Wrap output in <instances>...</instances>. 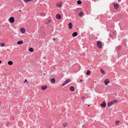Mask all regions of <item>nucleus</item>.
Wrapping results in <instances>:
<instances>
[{
	"label": "nucleus",
	"instance_id": "nucleus-1",
	"mask_svg": "<svg viewBox=\"0 0 128 128\" xmlns=\"http://www.w3.org/2000/svg\"><path fill=\"white\" fill-rule=\"evenodd\" d=\"M97 46L99 48L101 49L102 48V43L100 41H98L97 42Z\"/></svg>",
	"mask_w": 128,
	"mask_h": 128
},
{
	"label": "nucleus",
	"instance_id": "nucleus-2",
	"mask_svg": "<svg viewBox=\"0 0 128 128\" xmlns=\"http://www.w3.org/2000/svg\"><path fill=\"white\" fill-rule=\"evenodd\" d=\"M9 20L11 23H12L14 22V19L13 17H11L9 18Z\"/></svg>",
	"mask_w": 128,
	"mask_h": 128
},
{
	"label": "nucleus",
	"instance_id": "nucleus-3",
	"mask_svg": "<svg viewBox=\"0 0 128 128\" xmlns=\"http://www.w3.org/2000/svg\"><path fill=\"white\" fill-rule=\"evenodd\" d=\"M100 106L104 108H105L106 106V104L105 102L104 101L102 102L100 104Z\"/></svg>",
	"mask_w": 128,
	"mask_h": 128
},
{
	"label": "nucleus",
	"instance_id": "nucleus-4",
	"mask_svg": "<svg viewBox=\"0 0 128 128\" xmlns=\"http://www.w3.org/2000/svg\"><path fill=\"white\" fill-rule=\"evenodd\" d=\"M61 18V15L59 14H58L56 15V18L58 20L60 19Z\"/></svg>",
	"mask_w": 128,
	"mask_h": 128
},
{
	"label": "nucleus",
	"instance_id": "nucleus-5",
	"mask_svg": "<svg viewBox=\"0 0 128 128\" xmlns=\"http://www.w3.org/2000/svg\"><path fill=\"white\" fill-rule=\"evenodd\" d=\"M114 8L116 9H117L119 7V6L118 4H114Z\"/></svg>",
	"mask_w": 128,
	"mask_h": 128
},
{
	"label": "nucleus",
	"instance_id": "nucleus-6",
	"mask_svg": "<svg viewBox=\"0 0 128 128\" xmlns=\"http://www.w3.org/2000/svg\"><path fill=\"white\" fill-rule=\"evenodd\" d=\"M109 80L108 79H106L104 81V82L105 83V85H107V84L109 82Z\"/></svg>",
	"mask_w": 128,
	"mask_h": 128
},
{
	"label": "nucleus",
	"instance_id": "nucleus-7",
	"mask_svg": "<svg viewBox=\"0 0 128 128\" xmlns=\"http://www.w3.org/2000/svg\"><path fill=\"white\" fill-rule=\"evenodd\" d=\"M20 31L22 33H24L25 32V30L24 28H22L20 29Z\"/></svg>",
	"mask_w": 128,
	"mask_h": 128
},
{
	"label": "nucleus",
	"instance_id": "nucleus-8",
	"mask_svg": "<svg viewBox=\"0 0 128 128\" xmlns=\"http://www.w3.org/2000/svg\"><path fill=\"white\" fill-rule=\"evenodd\" d=\"M47 86H42L41 89L42 90H45L47 88Z\"/></svg>",
	"mask_w": 128,
	"mask_h": 128
},
{
	"label": "nucleus",
	"instance_id": "nucleus-9",
	"mask_svg": "<svg viewBox=\"0 0 128 128\" xmlns=\"http://www.w3.org/2000/svg\"><path fill=\"white\" fill-rule=\"evenodd\" d=\"M68 26L69 27V29L70 30L72 28V25L71 22H70L69 23Z\"/></svg>",
	"mask_w": 128,
	"mask_h": 128
},
{
	"label": "nucleus",
	"instance_id": "nucleus-10",
	"mask_svg": "<svg viewBox=\"0 0 128 128\" xmlns=\"http://www.w3.org/2000/svg\"><path fill=\"white\" fill-rule=\"evenodd\" d=\"M78 33L76 32H75L73 33L72 36L73 37H75L78 35Z\"/></svg>",
	"mask_w": 128,
	"mask_h": 128
},
{
	"label": "nucleus",
	"instance_id": "nucleus-11",
	"mask_svg": "<svg viewBox=\"0 0 128 128\" xmlns=\"http://www.w3.org/2000/svg\"><path fill=\"white\" fill-rule=\"evenodd\" d=\"M56 80L54 78H52L50 79V82H51L54 83L55 82Z\"/></svg>",
	"mask_w": 128,
	"mask_h": 128
},
{
	"label": "nucleus",
	"instance_id": "nucleus-12",
	"mask_svg": "<svg viewBox=\"0 0 128 128\" xmlns=\"http://www.w3.org/2000/svg\"><path fill=\"white\" fill-rule=\"evenodd\" d=\"M113 104V102L112 101L108 102L107 104V106H110Z\"/></svg>",
	"mask_w": 128,
	"mask_h": 128
},
{
	"label": "nucleus",
	"instance_id": "nucleus-13",
	"mask_svg": "<svg viewBox=\"0 0 128 128\" xmlns=\"http://www.w3.org/2000/svg\"><path fill=\"white\" fill-rule=\"evenodd\" d=\"M74 86H72L70 87V90L72 91L73 92L74 91Z\"/></svg>",
	"mask_w": 128,
	"mask_h": 128
},
{
	"label": "nucleus",
	"instance_id": "nucleus-14",
	"mask_svg": "<svg viewBox=\"0 0 128 128\" xmlns=\"http://www.w3.org/2000/svg\"><path fill=\"white\" fill-rule=\"evenodd\" d=\"M23 42V41L22 40H20L17 42V44H21Z\"/></svg>",
	"mask_w": 128,
	"mask_h": 128
},
{
	"label": "nucleus",
	"instance_id": "nucleus-15",
	"mask_svg": "<svg viewBox=\"0 0 128 128\" xmlns=\"http://www.w3.org/2000/svg\"><path fill=\"white\" fill-rule=\"evenodd\" d=\"M122 48L120 46H119L117 47V49L118 51H120L121 49Z\"/></svg>",
	"mask_w": 128,
	"mask_h": 128
},
{
	"label": "nucleus",
	"instance_id": "nucleus-16",
	"mask_svg": "<svg viewBox=\"0 0 128 128\" xmlns=\"http://www.w3.org/2000/svg\"><path fill=\"white\" fill-rule=\"evenodd\" d=\"M62 5V3H59L58 2L56 4V6L58 7H60Z\"/></svg>",
	"mask_w": 128,
	"mask_h": 128
},
{
	"label": "nucleus",
	"instance_id": "nucleus-17",
	"mask_svg": "<svg viewBox=\"0 0 128 128\" xmlns=\"http://www.w3.org/2000/svg\"><path fill=\"white\" fill-rule=\"evenodd\" d=\"M62 125L64 127H66L68 125V124L67 123H64L62 124Z\"/></svg>",
	"mask_w": 128,
	"mask_h": 128
},
{
	"label": "nucleus",
	"instance_id": "nucleus-18",
	"mask_svg": "<svg viewBox=\"0 0 128 128\" xmlns=\"http://www.w3.org/2000/svg\"><path fill=\"white\" fill-rule=\"evenodd\" d=\"M90 70H88L86 72V74L87 75H89L90 74Z\"/></svg>",
	"mask_w": 128,
	"mask_h": 128
},
{
	"label": "nucleus",
	"instance_id": "nucleus-19",
	"mask_svg": "<svg viewBox=\"0 0 128 128\" xmlns=\"http://www.w3.org/2000/svg\"><path fill=\"white\" fill-rule=\"evenodd\" d=\"M8 64L9 65H12L13 64V62L11 61H9L8 62Z\"/></svg>",
	"mask_w": 128,
	"mask_h": 128
},
{
	"label": "nucleus",
	"instance_id": "nucleus-20",
	"mask_svg": "<svg viewBox=\"0 0 128 128\" xmlns=\"http://www.w3.org/2000/svg\"><path fill=\"white\" fill-rule=\"evenodd\" d=\"M50 22H51V20H48L45 23L46 24H48Z\"/></svg>",
	"mask_w": 128,
	"mask_h": 128
},
{
	"label": "nucleus",
	"instance_id": "nucleus-21",
	"mask_svg": "<svg viewBox=\"0 0 128 128\" xmlns=\"http://www.w3.org/2000/svg\"><path fill=\"white\" fill-rule=\"evenodd\" d=\"M100 71H101V72L102 74H105V72H104V70H103L100 69Z\"/></svg>",
	"mask_w": 128,
	"mask_h": 128
},
{
	"label": "nucleus",
	"instance_id": "nucleus-22",
	"mask_svg": "<svg viewBox=\"0 0 128 128\" xmlns=\"http://www.w3.org/2000/svg\"><path fill=\"white\" fill-rule=\"evenodd\" d=\"M29 51L30 52H33L34 50L32 48H29Z\"/></svg>",
	"mask_w": 128,
	"mask_h": 128
},
{
	"label": "nucleus",
	"instance_id": "nucleus-23",
	"mask_svg": "<svg viewBox=\"0 0 128 128\" xmlns=\"http://www.w3.org/2000/svg\"><path fill=\"white\" fill-rule=\"evenodd\" d=\"M83 14V12H80L79 13V16H82Z\"/></svg>",
	"mask_w": 128,
	"mask_h": 128
},
{
	"label": "nucleus",
	"instance_id": "nucleus-24",
	"mask_svg": "<svg viewBox=\"0 0 128 128\" xmlns=\"http://www.w3.org/2000/svg\"><path fill=\"white\" fill-rule=\"evenodd\" d=\"M82 3V2L80 0H78L77 2V3L79 4H81Z\"/></svg>",
	"mask_w": 128,
	"mask_h": 128
},
{
	"label": "nucleus",
	"instance_id": "nucleus-25",
	"mask_svg": "<svg viewBox=\"0 0 128 128\" xmlns=\"http://www.w3.org/2000/svg\"><path fill=\"white\" fill-rule=\"evenodd\" d=\"M112 102H113V104L114 103H117L118 102V101L116 100H114Z\"/></svg>",
	"mask_w": 128,
	"mask_h": 128
},
{
	"label": "nucleus",
	"instance_id": "nucleus-26",
	"mask_svg": "<svg viewBox=\"0 0 128 128\" xmlns=\"http://www.w3.org/2000/svg\"><path fill=\"white\" fill-rule=\"evenodd\" d=\"M40 15L42 16H45V14L44 13H41L40 14Z\"/></svg>",
	"mask_w": 128,
	"mask_h": 128
},
{
	"label": "nucleus",
	"instance_id": "nucleus-27",
	"mask_svg": "<svg viewBox=\"0 0 128 128\" xmlns=\"http://www.w3.org/2000/svg\"><path fill=\"white\" fill-rule=\"evenodd\" d=\"M33 0H24V1L26 2H29L30 1H32Z\"/></svg>",
	"mask_w": 128,
	"mask_h": 128
},
{
	"label": "nucleus",
	"instance_id": "nucleus-28",
	"mask_svg": "<svg viewBox=\"0 0 128 128\" xmlns=\"http://www.w3.org/2000/svg\"><path fill=\"white\" fill-rule=\"evenodd\" d=\"M87 124H85L82 127L83 128H86V127H87Z\"/></svg>",
	"mask_w": 128,
	"mask_h": 128
},
{
	"label": "nucleus",
	"instance_id": "nucleus-29",
	"mask_svg": "<svg viewBox=\"0 0 128 128\" xmlns=\"http://www.w3.org/2000/svg\"><path fill=\"white\" fill-rule=\"evenodd\" d=\"M120 121L118 120H117L116 121V124L117 125L118 124H119V123H120Z\"/></svg>",
	"mask_w": 128,
	"mask_h": 128
},
{
	"label": "nucleus",
	"instance_id": "nucleus-30",
	"mask_svg": "<svg viewBox=\"0 0 128 128\" xmlns=\"http://www.w3.org/2000/svg\"><path fill=\"white\" fill-rule=\"evenodd\" d=\"M69 81L70 80L69 79H68L66 80L65 82H66V83L67 84L69 82Z\"/></svg>",
	"mask_w": 128,
	"mask_h": 128
},
{
	"label": "nucleus",
	"instance_id": "nucleus-31",
	"mask_svg": "<svg viewBox=\"0 0 128 128\" xmlns=\"http://www.w3.org/2000/svg\"><path fill=\"white\" fill-rule=\"evenodd\" d=\"M5 44L4 43H1L0 44L1 46H4L5 45Z\"/></svg>",
	"mask_w": 128,
	"mask_h": 128
},
{
	"label": "nucleus",
	"instance_id": "nucleus-32",
	"mask_svg": "<svg viewBox=\"0 0 128 128\" xmlns=\"http://www.w3.org/2000/svg\"><path fill=\"white\" fill-rule=\"evenodd\" d=\"M86 98V97L85 96H83L81 98V99L82 100H84Z\"/></svg>",
	"mask_w": 128,
	"mask_h": 128
},
{
	"label": "nucleus",
	"instance_id": "nucleus-33",
	"mask_svg": "<svg viewBox=\"0 0 128 128\" xmlns=\"http://www.w3.org/2000/svg\"><path fill=\"white\" fill-rule=\"evenodd\" d=\"M66 84V82H65V83H63V84H62V86H64V85H65Z\"/></svg>",
	"mask_w": 128,
	"mask_h": 128
},
{
	"label": "nucleus",
	"instance_id": "nucleus-34",
	"mask_svg": "<svg viewBox=\"0 0 128 128\" xmlns=\"http://www.w3.org/2000/svg\"><path fill=\"white\" fill-rule=\"evenodd\" d=\"M25 82H28L27 81V80H26V79L24 81V82L25 83Z\"/></svg>",
	"mask_w": 128,
	"mask_h": 128
},
{
	"label": "nucleus",
	"instance_id": "nucleus-35",
	"mask_svg": "<svg viewBox=\"0 0 128 128\" xmlns=\"http://www.w3.org/2000/svg\"><path fill=\"white\" fill-rule=\"evenodd\" d=\"M82 81H83V80H80V82H82Z\"/></svg>",
	"mask_w": 128,
	"mask_h": 128
},
{
	"label": "nucleus",
	"instance_id": "nucleus-36",
	"mask_svg": "<svg viewBox=\"0 0 128 128\" xmlns=\"http://www.w3.org/2000/svg\"><path fill=\"white\" fill-rule=\"evenodd\" d=\"M53 40H56L55 38H53Z\"/></svg>",
	"mask_w": 128,
	"mask_h": 128
},
{
	"label": "nucleus",
	"instance_id": "nucleus-37",
	"mask_svg": "<svg viewBox=\"0 0 128 128\" xmlns=\"http://www.w3.org/2000/svg\"><path fill=\"white\" fill-rule=\"evenodd\" d=\"M8 90H9V88H7Z\"/></svg>",
	"mask_w": 128,
	"mask_h": 128
},
{
	"label": "nucleus",
	"instance_id": "nucleus-38",
	"mask_svg": "<svg viewBox=\"0 0 128 128\" xmlns=\"http://www.w3.org/2000/svg\"><path fill=\"white\" fill-rule=\"evenodd\" d=\"M2 62V61L1 60H0V63H1Z\"/></svg>",
	"mask_w": 128,
	"mask_h": 128
},
{
	"label": "nucleus",
	"instance_id": "nucleus-39",
	"mask_svg": "<svg viewBox=\"0 0 128 128\" xmlns=\"http://www.w3.org/2000/svg\"><path fill=\"white\" fill-rule=\"evenodd\" d=\"M88 107H90V105H88Z\"/></svg>",
	"mask_w": 128,
	"mask_h": 128
},
{
	"label": "nucleus",
	"instance_id": "nucleus-40",
	"mask_svg": "<svg viewBox=\"0 0 128 128\" xmlns=\"http://www.w3.org/2000/svg\"><path fill=\"white\" fill-rule=\"evenodd\" d=\"M44 74V75H45V74Z\"/></svg>",
	"mask_w": 128,
	"mask_h": 128
},
{
	"label": "nucleus",
	"instance_id": "nucleus-41",
	"mask_svg": "<svg viewBox=\"0 0 128 128\" xmlns=\"http://www.w3.org/2000/svg\"><path fill=\"white\" fill-rule=\"evenodd\" d=\"M52 32H53V30L52 31Z\"/></svg>",
	"mask_w": 128,
	"mask_h": 128
}]
</instances>
